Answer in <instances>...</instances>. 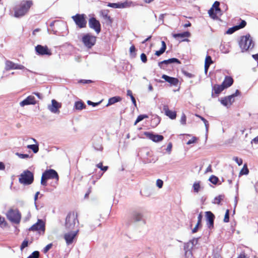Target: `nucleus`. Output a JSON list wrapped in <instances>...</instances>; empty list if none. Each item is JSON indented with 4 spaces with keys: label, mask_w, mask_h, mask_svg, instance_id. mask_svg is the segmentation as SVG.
<instances>
[{
    "label": "nucleus",
    "mask_w": 258,
    "mask_h": 258,
    "mask_svg": "<svg viewBox=\"0 0 258 258\" xmlns=\"http://www.w3.org/2000/svg\"><path fill=\"white\" fill-rule=\"evenodd\" d=\"M32 1H23L14 8V16L19 18L24 16L32 6Z\"/></svg>",
    "instance_id": "obj_1"
},
{
    "label": "nucleus",
    "mask_w": 258,
    "mask_h": 258,
    "mask_svg": "<svg viewBox=\"0 0 258 258\" xmlns=\"http://www.w3.org/2000/svg\"><path fill=\"white\" fill-rule=\"evenodd\" d=\"M254 45L252 39L249 34L241 37L239 42L242 52L252 49Z\"/></svg>",
    "instance_id": "obj_2"
},
{
    "label": "nucleus",
    "mask_w": 258,
    "mask_h": 258,
    "mask_svg": "<svg viewBox=\"0 0 258 258\" xmlns=\"http://www.w3.org/2000/svg\"><path fill=\"white\" fill-rule=\"evenodd\" d=\"M79 224L77 214L70 212L67 216L65 222V228L67 230H73L76 225Z\"/></svg>",
    "instance_id": "obj_3"
},
{
    "label": "nucleus",
    "mask_w": 258,
    "mask_h": 258,
    "mask_svg": "<svg viewBox=\"0 0 258 258\" xmlns=\"http://www.w3.org/2000/svg\"><path fill=\"white\" fill-rule=\"evenodd\" d=\"M49 179L58 180V174L54 170L49 169L43 173L41 180V184L46 186L47 185L46 181Z\"/></svg>",
    "instance_id": "obj_4"
},
{
    "label": "nucleus",
    "mask_w": 258,
    "mask_h": 258,
    "mask_svg": "<svg viewBox=\"0 0 258 258\" xmlns=\"http://www.w3.org/2000/svg\"><path fill=\"white\" fill-rule=\"evenodd\" d=\"M34 180L33 173L29 170L24 171L20 175L19 182L25 185L31 184Z\"/></svg>",
    "instance_id": "obj_5"
},
{
    "label": "nucleus",
    "mask_w": 258,
    "mask_h": 258,
    "mask_svg": "<svg viewBox=\"0 0 258 258\" xmlns=\"http://www.w3.org/2000/svg\"><path fill=\"white\" fill-rule=\"evenodd\" d=\"M8 219L12 222L18 224L21 220V214L17 209H10L7 213Z\"/></svg>",
    "instance_id": "obj_6"
},
{
    "label": "nucleus",
    "mask_w": 258,
    "mask_h": 258,
    "mask_svg": "<svg viewBox=\"0 0 258 258\" xmlns=\"http://www.w3.org/2000/svg\"><path fill=\"white\" fill-rule=\"evenodd\" d=\"M84 45L88 48H91L95 44L96 37L89 33L84 34L82 38Z\"/></svg>",
    "instance_id": "obj_7"
},
{
    "label": "nucleus",
    "mask_w": 258,
    "mask_h": 258,
    "mask_svg": "<svg viewBox=\"0 0 258 258\" xmlns=\"http://www.w3.org/2000/svg\"><path fill=\"white\" fill-rule=\"evenodd\" d=\"M198 243V238H194L184 245V250L185 251V255L188 257L191 255V249Z\"/></svg>",
    "instance_id": "obj_8"
},
{
    "label": "nucleus",
    "mask_w": 258,
    "mask_h": 258,
    "mask_svg": "<svg viewBox=\"0 0 258 258\" xmlns=\"http://www.w3.org/2000/svg\"><path fill=\"white\" fill-rule=\"evenodd\" d=\"M86 16L84 14H77L72 18L76 25L80 28H84L86 26L87 22L85 20Z\"/></svg>",
    "instance_id": "obj_9"
},
{
    "label": "nucleus",
    "mask_w": 258,
    "mask_h": 258,
    "mask_svg": "<svg viewBox=\"0 0 258 258\" xmlns=\"http://www.w3.org/2000/svg\"><path fill=\"white\" fill-rule=\"evenodd\" d=\"M29 230L38 231L40 233L41 232H42V233H44L45 231V223L42 220L38 219L36 223L29 228Z\"/></svg>",
    "instance_id": "obj_10"
},
{
    "label": "nucleus",
    "mask_w": 258,
    "mask_h": 258,
    "mask_svg": "<svg viewBox=\"0 0 258 258\" xmlns=\"http://www.w3.org/2000/svg\"><path fill=\"white\" fill-rule=\"evenodd\" d=\"M239 94L238 90L236 91L235 93L226 97L221 99V103L225 106H229L234 101V97Z\"/></svg>",
    "instance_id": "obj_11"
},
{
    "label": "nucleus",
    "mask_w": 258,
    "mask_h": 258,
    "mask_svg": "<svg viewBox=\"0 0 258 258\" xmlns=\"http://www.w3.org/2000/svg\"><path fill=\"white\" fill-rule=\"evenodd\" d=\"M61 107V103L58 102L54 99L51 100V104L47 106L48 110L52 113L59 114L60 112L59 109Z\"/></svg>",
    "instance_id": "obj_12"
},
{
    "label": "nucleus",
    "mask_w": 258,
    "mask_h": 258,
    "mask_svg": "<svg viewBox=\"0 0 258 258\" xmlns=\"http://www.w3.org/2000/svg\"><path fill=\"white\" fill-rule=\"evenodd\" d=\"M79 231V229H77L76 231H71L64 234L63 237L67 245H69L73 242V240L77 236Z\"/></svg>",
    "instance_id": "obj_13"
},
{
    "label": "nucleus",
    "mask_w": 258,
    "mask_h": 258,
    "mask_svg": "<svg viewBox=\"0 0 258 258\" xmlns=\"http://www.w3.org/2000/svg\"><path fill=\"white\" fill-rule=\"evenodd\" d=\"M35 50L38 54L41 55H46L50 56L52 54L51 50L48 49L47 46L37 45L35 47Z\"/></svg>",
    "instance_id": "obj_14"
},
{
    "label": "nucleus",
    "mask_w": 258,
    "mask_h": 258,
    "mask_svg": "<svg viewBox=\"0 0 258 258\" xmlns=\"http://www.w3.org/2000/svg\"><path fill=\"white\" fill-rule=\"evenodd\" d=\"M5 69L7 71L10 70H26L28 71H29L28 70L26 69L24 66L19 64L17 63H15L12 61L7 60L6 61V67Z\"/></svg>",
    "instance_id": "obj_15"
},
{
    "label": "nucleus",
    "mask_w": 258,
    "mask_h": 258,
    "mask_svg": "<svg viewBox=\"0 0 258 258\" xmlns=\"http://www.w3.org/2000/svg\"><path fill=\"white\" fill-rule=\"evenodd\" d=\"M89 26L90 28L94 29L97 34H99L101 31V25L100 22L95 18H91L89 20Z\"/></svg>",
    "instance_id": "obj_16"
},
{
    "label": "nucleus",
    "mask_w": 258,
    "mask_h": 258,
    "mask_svg": "<svg viewBox=\"0 0 258 258\" xmlns=\"http://www.w3.org/2000/svg\"><path fill=\"white\" fill-rule=\"evenodd\" d=\"M133 5V2L131 1H125L124 2H120L117 3H108L107 5L108 7H111L113 8H128Z\"/></svg>",
    "instance_id": "obj_17"
},
{
    "label": "nucleus",
    "mask_w": 258,
    "mask_h": 258,
    "mask_svg": "<svg viewBox=\"0 0 258 258\" xmlns=\"http://www.w3.org/2000/svg\"><path fill=\"white\" fill-rule=\"evenodd\" d=\"M206 223L208 228L211 229L214 227V215L210 211L205 212Z\"/></svg>",
    "instance_id": "obj_18"
},
{
    "label": "nucleus",
    "mask_w": 258,
    "mask_h": 258,
    "mask_svg": "<svg viewBox=\"0 0 258 258\" xmlns=\"http://www.w3.org/2000/svg\"><path fill=\"white\" fill-rule=\"evenodd\" d=\"M144 135L148 139L152 141L158 143L162 141L164 139V137L162 135H155L150 132H144Z\"/></svg>",
    "instance_id": "obj_19"
},
{
    "label": "nucleus",
    "mask_w": 258,
    "mask_h": 258,
    "mask_svg": "<svg viewBox=\"0 0 258 258\" xmlns=\"http://www.w3.org/2000/svg\"><path fill=\"white\" fill-rule=\"evenodd\" d=\"M37 103L35 98L33 95L28 96L25 99L20 102V105L24 107L28 105H35Z\"/></svg>",
    "instance_id": "obj_20"
},
{
    "label": "nucleus",
    "mask_w": 258,
    "mask_h": 258,
    "mask_svg": "<svg viewBox=\"0 0 258 258\" xmlns=\"http://www.w3.org/2000/svg\"><path fill=\"white\" fill-rule=\"evenodd\" d=\"M143 217V213L140 210H136L132 212L131 219L134 222H139L142 221Z\"/></svg>",
    "instance_id": "obj_21"
},
{
    "label": "nucleus",
    "mask_w": 258,
    "mask_h": 258,
    "mask_svg": "<svg viewBox=\"0 0 258 258\" xmlns=\"http://www.w3.org/2000/svg\"><path fill=\"white\" fill-rule=\"evenodd\" d=\"M172 63H177L178 64L180 63V61L176 58H169L167 60H164L163 61H160L158 63L159 67L161 69H164L163 64H168Z\"/></svg>",
    "instance_id": "obj_22"
},
{
    "label": "nucleus",
    "mask_w": 258,
    "mask_h": 258,
    "mask_svg": "<svg viewBox=\"0 0 258 258\" xmlns=\"http://www.w3.org/2000/svg\"><path fill=\"white\" fill-rule=\"evenodd\" d=\"M162 78L164 79L165 81L170 83L171 85L175 86H177L179 82V81L177 78L171 77L166 75H163L162 76Z\"/></svg>",
    "instance_id": "obj_23"
},
{
    "label": "nucleus",
    "mask_w": 258,
    "mask_h": 258,
    "mask_svg": "<svg viewBox=\"0 0 258 258\" xmlns=\"http://www.w3.org/2000/svg\"><path fill=\"white\" fill-rule=\"evenodd\" d=\"M163 110L164 111L165 115L171 119H174L176 118V112L169 110L168 105H164L163 106Z\"/></svg>",
    "instance_id": "obj_24"
},
{
    "label": "nucleus",
    "mask_w": 258,
    "mask_h": 258,
    "mask_svg": "<svg viewBox=\"0 0 258 258\" xmlns=\"http://www.w3.org/2000/svg\"><path fill=\"white\" fill-rule=\"evenodd\" d=\"M233 83V80L232 77L230 76H226L222 85L225 88H227L230 87Z\"/></svg>",
    "instance_id": "obj_25"
},
{
    "label": "nucleus",
    "mask_w": 258,
    "mask_h": 258,
    "mask_svg": "<svg viewBox=\"0 0 258 258\" xmlns=\"http://www.w3.org/2000/svg\"><path fill=\"white\" fill-rule=\"evenodd\" d=\"M86 107V105L82 100L75 102L74 104V108H75L76 110H81L83 109H85Z\"/></svg>",
    "instance_id": "obj_26"
},
{
    "label": "nucleus",
    "mask_w": 258,
    "mask_h": 258,
    "mask_svg": "<svg viewBox=\"0 0 258 258\" xmlns=\"http://www.w3.org/2000/svg\"><path fill=\"white\" fill-rule=\"evenodd\" d=\"M224 89V87L221 85H215L213 87V91L216 95L219 94Z\"/></svg>",
    "instance_id": "obj_27"
},
{
    "label": "nucleus",
    "mask_w": 258,
    "mask_h": 258,
    "mask_svg": "<svg viewBox=\"0 0 258 258\" xmlns=\"http://www.w3.org/2000/svg\"><path fill=\"white\" fill-rule=\"evenodd\" d=\"M121 98L119 96H115L110 98L108 100V102L107 104L106 105V106H108L109 105H112L114 104L115 103L118 102L120 101H121Z\"/></svg>",
    "instance_id": "obj_28"
},
{
    "label": "nucleus",
    "mask_w": 258,
    "mask_h": 258,
    "mask_svg": "<svg viewBox=\"0 0 258 258\" xmlns=\"http://www.w3.org/2000/svg\"><path fill=\"white\" fill-rule=\"evenodd\" d=\"M190 36V33L189 32H184L181 33H177V34H173V37L175 38H177L178 37L180 38H185V37H189Z\"/></svg>",
    "instance_id": "obj_29"
},
{
    "label": "nucleus",
    "mask_w": 258,
    "mask_h": 258,
    "mask_svg": "<svg viewBox=\"0 0 258 258\" xmlns=\"http://www.w3.org/2000/svg\"><path fill=\"white\" fill-rule=\"evenodd\" d=\"M100 14L101 16L107 21L109 23L111 22L110 17L108 15V12L107 10H102L100 11Z\"/></svg>",
    "instance_id": "obj_30"
},
{
    "label": "nucleus",
    "mask_w": 258,
    "mask_h": 258,
    "mask_svg": "<svg viewBox=\"0 0 258 258\" xmlns=\"http://www.w3.org/2000/svg\"><path fill=\"white\" fill-rule=\"evenodd\" d=\"M166 48V43L164 41H162V47L159 50L156 51V52L155 53V55L157 56H158L161 55L162 54H163L165 51Z\"/></svg>",
    "instance_id": "obj_31"
},
{
    "label": "nucleus",
    "mask_w": 258,
    "mask_h": 258,
    "mask_svg": "<svg viewBox=\"0 0 258 258\" xmlns=\"http://www.w3.org/2000/svg\"><path fill=\"white\" fill-rule=\"evenodd\" d=\"M27 148L32 150L34 153H37L39 151V145L38 144L34 145H29L27 146Z\"/></svg>",
    "instance_id": "obj_32"
},
{
    "label": "nucleus",
    "mask_w": 258,
    "mask_h": 258,
    "mask_svg": "<svg viewBox=\"0 0 258 258\" xmlns=\"http://www.w3.org/2000/svg\"><path fill=\"white\" fill-rule=\"evenodd\" d=\"M219 13V12H216L213 8H211L208 11V14L209 16L213 19H215L217 18V15Z\"/></svg>",
    "instance_id": "obj_33"
},
{
    "label": "nucleus",
    "mask_w": 258,
    "mask_h": 258,
    "mask_svg": "<svg viewBox=\"0 0 258 258\" xmlns=\"http://www.w3.org/2000/svg\"><path fill=\"white\" fill-rule=\"evenodd\" d=\"M193 188L194 192L198 193L201 188L200 182L198 181L195 182L193 184Z\"/></svg>",
    "instance_id": "obj_34"
},
{
    "label": "nucleus",
    "mask_w": 258,
    "mask_h": 258,
    "mask_svg": "<svg viewBox=\"0 0 258 258\" xmlns=\"http://www.w3.org/2000/svg\"><path fill=\"white\" fill-rule=\"evenodd\" d=\"M148 115H145V114H142V115H140L138 116L136 121L135 122V123L134 124L135 125H136L138 122H139L140 121H142V120H143L145 118H148Z\"/></svg>",
    "instance_id": "obj_35"
},
{
    "label": "nucleus",
    "mask_w": 258,
    "mask_h": 258,
    "mask_svg": "<svg viewBox=\"0 0 258 258\" xmlns=\"http://www.w3.org/2000/svg\"><path fill=\"white\" fill-rule=\"evenodd\" d=\"M224 196L223 195H219L214 198L213 203L219 204L222 200H223Z\"/></svg>",
    "instance_id": "obj_36"
},
{
    "label": "nucleus",
    "mask_w": 258,
    "mask_h": 258,
    "mask_svg": "<svg viewBox=\"0 0 258 258\" xmlns=\"http://www.w3.org/2000/svg\"><path fill=\"white\" fill-rule=\"evenodd\" d=\"M249 170L247 167L246 164H244L242 169L240 172V175H247L248 174Z\"/></svg>",
    "instance_id": "obj_37"
},
{
    "label": "nucleus",
    "mask_w": 258,
    "mask_h": 258,
    "mask_svg": "<svg viewBox=\"0 0 258 258\" xmlns=\"http://www.w3.org/2000/svg\"><path fill=\"white\" fill-rule=\"evenodd\" d=\"M219 5L220 3L217 1L215 2L213 5L212 8H213V9L216 12L219 13L221 12V10L219 8Z\"/></svg>",
    "instance_id": "obj_38"
},
{
    "label": "nucleus",
    "mask_w": 258,
    "mask_h": 258,
    "mask_svg": "<svg viewBox=\"0 0 258 258\" xmlns=\"http://www.w3.org/2000/svg\"><path fill=\"white\" fill-rule=\"evenodd\" d=\"M218 180V178L215 175H212L209 178V181L214 184H217Z\"/></svg>",
    "instance_id": "obj_39"
},
{
    "label": "nucleus",
    "mask_w": 258,
    "mask_h": 258,
    "mask_svg": "<svg viewBox=\"0 0 258 258\" xmlns=\"http://www.w3.org/2000/svg\"><path fill=\"white\" fill-rule=\"evenodd\" d=\"M238 28L236 26H235L233 27L229 28L227 31L226 32V34H231L234 33L236 30H238Z\"/></svg>",
    "instance_id": "obj_40"
},
{
    "label": "nucleus",
    "mask_w": 258,
    "mask_h": 258,
    "mask_svg": "<svg viewBox=\"0 0 258 258\" xmlns=\"http://www.w3.org/2000/svg\"><path fill=\"white\" fill-rule=\"evenodd\" d=\"M223 221L225 223H227L229 222V210H226Z\"/></svg>",
    "instance_id": "obj_41"
},
{
    "label": "nucleus",
    "mask_w": 258,
    "mask_h": 258,
    "mask_svg": "<svg viewBox=\"0 0 258 258\" xmlns=\"http://www.w3.org/2000/svg\"><path fill=\"white\" fill-rule=\"evenodd\" d=\"M39 256V252L38 251H35L31 253L28 258H38Z\"/></svg>",
    "instance_id": "obj_42"
},
{
    "label": "nucleus",
    "mask_w": 258,
    "mask_h": 258,
    "mask_svg": "<svg viewBox=\"0 0 258 258\" xmlns=\"http://www.w3.org/2000/svg\"><path fill=\"white\" fill-rule=\"evenodd\" d=\"M96 166L101 170L106 171L108 169V166H103L102 163L100 162L96 165Z\"/></svg>",
    "instance_id": "obj_43"
},
{
    "label": "nucleus",
    "mask_w": 258,
    "mask_h": 258,
    "mask_svg": "<svg viewBox=\"0 0 258 258\" xmlns=\"http://www.w3.org/2000/svg\"><path fill=\"white\" fill-rule=\"evenodd\" d=\"M212 63L213 61L212 60L211 57L209 55H207L205 59V63L210 66Z\"/></svg>",
    "instance_id": "obj_44"
},
{
    "label": "nucleus",
    "mask_w": 258,
    "mask_h": 258,
    "mask_svg": "<svg viewBox=\"0 0 258 258\" xmlns=\"http://www.w3.org/2000/svg\"><path fill=\"white\" fill-rule=\"evenodd\" d=\"M16 155L18 156L20 158L25 159L29 158L30 156L28 154H21L19 153H16Z\"/></svg>",
    "instance_id": "obj_45"
},
{
    "label": "nucleus",
    "mask_w": 258,
    "mask_h": 258,
    "mask_svg": "<svg viewBox=\"0 0 258 258\" xmlns=\"http://www.w3.org/2000/svg\"><path fill=\"white\" fill-rule=\"evenodd\" d=\"M186 117L184 113H182L180 120L181 124L185 125L186 124Z\"/></svg>",
    "instance_id": "obj_46"
},
{
    "label": "nucleus",
    "mask_w": 258,
    "mask_h": 258,
    "mask_svg": "<svg viewBox=\"0 0 258 258\" xmlns=\"http://www.w3.org/2000/svg\"><path fill=\"white\" fill-rule=\"evenodd\" d=\"M52 244L49 243L47 244L43 249V252L44 253H46L47 252V251L52 247Z\"/></svg>",
    "instance_id": "obj_47"
},
{
    "label": "nucleus",
    "mask_w": 258,
    "mask_h": 258,
    "mask_svg": "<svg viewBox=\"0 0 258 258\" xmlns=\"http://www.w3.org/2000/svg\"><path fill=\"white\" fill-rule=\"evenodd\" d=\"M233 160L238 164V165H241L242 164V159L239 158L237 157L233 158Z\"/></svg>",
    "instance_id": "obj_48"
},
{
    "label": "nucleus",
    "mask_w": 258,
    "mask_h": 258,
    "mask_svg": "<svg viewBox=\"0 0 258 258\" xmlns=\"http://www.w3.org/2000/svg\"><path fill=\"white\" fill-rule=\"evenodd\" d=\"M246 24V22L244 20H242L241 23H240V24L238 25H237L236 26H237L238 29H239L244 27L245 26Z\"/></svg>",
    "instance_id": "obj_49"
},
{
    "label": "nucleus",
    "mask_w": 258,
    "mask_h": 258,
    "mask_svg": "<svg viewBox=\"0 0 258 258\" xmlns=\"http://www.w3.org/2000/svg\"><path fill=\"white\" fill-rule=\"evenodd\" d=\"M28 240H24L21 245V249L22 250L24 248H25L26 247H27L28 246Z\"/></svg>",
    "instance_id": "obj_50"
},
{
    "label": "nucleus",
    "mask_w": 258,
    "mask_h": 258,
    "mask_svg": "<svg viewBox=\"0 0 258 258\" xmlns=\"http://www.w3.org/2000/svg\"><path fill=\"white\" fill-rule=\"evenodd\" d=\"M6 225V222L4 217H0V226L4 227Z\"/></svg>",
    "instance_id": "obj_51"
},
{
    "label": "nucleus",
    "mask_w": 258,
    "mask_h": 258,
    "mask_svg": "<svg viewBox=\"0 0 258 258\" xmlns=\"http://www.w3.org/2000/svg\"><path fill=\"white\" fill-rule=\"evenodd\" d=\"M163 182L161 179H157L156 181V185L159 188H161L163 186Z\"/></svg>",
    "instance_id": "obj_52"
},
{
    "label": "nucleus",
    "mask_w": 258,
    "mask_h": 258,
    "mask_svg": "<svg viewBox=\"0 0 258 258\" xmlns=\"http://www.w3.org/2000/svg\"><path fill=\"white\" fill-rule=\"evenodd\" d=\"M197 138L195 137H194L192 138V139H191L190 140H189L187 143L186 144L187 145H190L191 144H193L194 143L196 142V141H197Z\"/></svg>",
    "instance_id": "obj_53"
},
{
    "label": "nucleus",
    "mask_w": 258,
    "mask_h": 258,
    "mask_svg": "<svg viewBox=\"0 0 258 258\" xmlns=\"http://www.w3.org/2000/svg\"><path fill=\"white\" fill-rule=\"evenodd\" d=\"M141 59L142 60V61L144 62V63H145L147 62V56L146 55V54L145 53H142L141 55Z\"/></svg>",
    "instance_id": "obj_54"
},
{
    "label": "nucleus",
    "mask_w": 258,
    "mask_h": 258,
    "mask_svg": "<svg viewBox=\"0 0 258 258\" xmlns=\"http://www.w3.org/2000/svg\"><path fill=\"white\" fill-rule=\"evenodd\" d=\"M100 102H97V103H94V102H93L90 100H88L87 101V103L88 105H92L93 106H97L98 105H99L100 104Z\"/></svg>",
    "instance_id": "obj_55"
},
{
    "label": "nucleus",
    "mask_w": 258,
    "mask_h": 258,
    "mask_svg": "<svg viewBox=\"0 0 258 258\" xmlns=\"http://www.w3.org/2000/svg\"><path fill=\"white\" fill-rule=\"evenodd\" d=\"M203 216L202 214V213H200L198 217V222L197 224H199L201 225V223L202 222Z\"/></svg>",
    "instance_id": "obj_56"
},
{
    "label": "nucleus",
    "mask_w": 258,
    "mask_h": 258,
    "mask_svg": "<svg viewBox=\"0 0 258 258\" xmlns=\"http://www.w3.org/2000/svg\"><path fill=\"white\" fill-rule=\"evenodd\" d=\"M172 143H169L167 147V148H166V151L169 152V153L171 152V149H172Z\"/></svg>",
    "instance_id": "obj_57"
},
{
    "label": "nucleus",
    "mask_w": 258,
    "mask_h": 258,
    "mask_svg": "<svg viewBox=\"0 0 258 258\" xmlns=\"http://www.w3.org/2000/svg\"><path fill=\"white\" fill-rule=\"evenodd\" d=\"M94 148L95 150L97 151H101L102 150L103 148L101 145H97V146L94 145Z\"/></svg>",
    "instance_id": "obj_58"
},
{
    "label": "nucleus",
    "mask_w": 258,
    "mask_h": 258,
    "mask_svg": "<svg viewBox=\"0 0 258 258\" xmlns=\"http://www.w3.org/2000/svg\"><path fill=\"white\" fill-rule=\"evenodd\" d=\"M164 16V14H161L159 17V21L160 23H161V24H163Z\"/></svg>",
    "instance_id": "obj_59"
},
{
    "label": "nucleus",
    "mask_w": 258,
    "mask_h": 258,
    "mask_svg": "<svg viewBox=\"0 0 258 258\" xmlns=\"http://www.w3.org/2000/svg\"><path fill=\"white\" fill-rule=\"evenodd\" d=\"M200 226V225L197 224L195 228L192 230V232L193 233L197 232Z\"/></svg>",
    "instance_id": "obj_60"
},
{
    "label": "nucleus",
    "mask_w": 258,
    "mask_h": 258,
    "mask_svg": "<svg viewBox=\"0 0 258 258\" xmlns=\"http://www.w3.org/2000/svg\"><path fill=\"white\" fill-rule=\"evenodd\" d=\"M238 197L236 196L235 197V200H234V209L233 210V213H235V208H236L237 203H238Z\"/></svg>",
    "instance_id": "obj_61"
},
{
    "label": "nucleus",
    "mask_w": 258,
    "mask_h": 258,
    "mask_svg": "<svg viewBox=\"0 0 258 258\" xmlns=\"http://www.w3.org/2000/svg\"><path fill=\"white\" fill-rule=\"evenodd\" d=\"M39 194H40L39 191H37V192H36V193L35 194V196H34V201H35V205L36 207H37L36 202L37 200L38 199V195H39Z\"/></svg>",
    "instance_id": "obj_62"
},
{
    "label": "nucleus",
    "mask_w": 258,
    "mask_h": 258,
    "mask_svg": "<svg viewBox=\"0 0 258 258\" xmlns=\"http://www.w3.org/2000/svg\"><path fill=\"white\" fill-rule=\"evenodd\" d=\"M251 143L257 144H258V136L254 138L252 141Z\"/></svg>",
    "instance_id": "obj_63"
},
{
    "label": "nucleus",
    "mask_w": 258,
    "mask_h": 258,
    "mask_svg": "<svg viewBox=\"0 0 258 258\" xmlns=\"http://www.w3.org/2000/svg\"><path fill=\"white\" fill-rule=\"evenodd\" d=\"M252 57H253V59H254L255 60H257L258 61V53L257 54H253L252 55Z\"/></svg>",
    "instance_id": "obj_64"
}]
</instances>
